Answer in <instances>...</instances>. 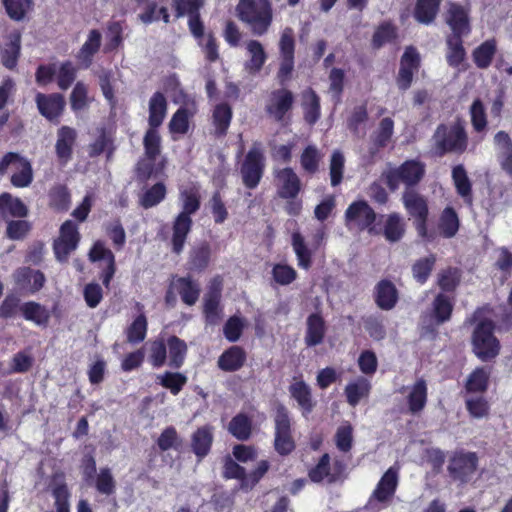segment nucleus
<instances>
[{
  "label": "nucleus",
  "mask_w": 512,
  "mask_h": 512,
  "mask_svg": "<svg viewBox=\"0 0 512 512\" xmlns=\"http://www.w3.org/2000/svg\"><path fill=\"white\" fill-rule=\"evenodd\" d=\"M181 211L172 221L171 251L179 255L183 252L187 238L192 231V215L201 207V194L199 187L192 185L180 189Z\"/></svg>",
  "instance_id": "nucleus-1"
},
{
  "label": "nucleus",
  "mask_w": 512,
  "mask_h": 512,
  "mask_svg": "<svg viewBox=\"0 0 512 512\" xmlns=\"http://www.w3.org/2000/svg\"><path fill=\"white\" fill-rule=\"evenodd\" d=\"M236 14L255 36L265 35L273 22V8L270 0H239Z\"/></svg>",
  "instance_id": "nucleus-2"
},
{
  "label": "nucleus",
  "mask_w": 512,
  "mask_h": 512,
  "mask_svg": "<svg viewBox=\"0 0 512 512\" xmlns=\"http://www.w3.org/2000/svg\"><path fill=\"white\" fill-rule=\"evenodd\" d=\"M426 166L417 159L404 161L398 167L385 170L381 174V179L385 182L391 192L398 190L400 183H403L406 190L418 185L424 178Z\"/></svg>",
  "instance_id": "nucleus-3"
},
{
  "label": "nucleus",
  "mask_w": 512,
  "mask_h": 512,
  "mask_svg": "<svg viewBox=\"0 0 512 512\" xmlns=\"http://www.w3.org/2000/svg\"><path fill=\"white\" fill-rule=\"evenodd\" d=\"M496 325L488 318L477 323L471 336L472 351L482 362L495 359L501 350V344L494 335Z\"/></svg>",
  "instance_id": "nucleus-4"
},
{
  "label": "nucleus",
  "mask_w": 512,
  "mask_h": 512,
  "mask_svg": "<svg viewBox=\"0 0 512 512\" xmlns=\"http://www.w3.org/2000/svg\"><path fill=\"white\" fill-rule=\"evenodd\" d=\"M266 169V156L262 143L254 141L245 154L240 168V176L245 188L253 190L260 184Z\"/></svg>",
  "instance_id": "nucleus-5"
},
{
  "label": "nucleus",
  "mask_w": 512,
  "mask_h": 512,
  "mask_svg": "<svg viewBox=\"0 0 512 512\" xmlns=\"http://www.w3.org/2000/svg\"><path fill=\"white\" fill-rule=\"evenodd\" d=\"M295 105L294 93L285 87L272 90L265 101L267 117L279 124H288Z\"/></svg>",
  "instance_id": "nucleus-6"
},
{
  "label": "nucleus",
  "mask_w": 512,
  "mask_h": 512,
  "mask_svg": "<svg viewBox=\"0 0 512 512\" xmlns=\"http://www.w3.org/2000/svg\"><path fill=\"white\" fill-rule=\"evenodd\" d=\"M378 215L365 200L353 201L345 210L344 220L347 228L367 231L370 235H380L381 229L375 225Z\"/></svg>",
  "instance_id": "nucleus-7"
},
{
  "label": "nucleus",
  "mask_w": 512,
  "mask_h": 512,
  "mask_svg": "<svg viewBox=\"0 0 512 512\" xmlns=\"http://www.w3.org/2000/svg\"><path fill=\"white\" fill-rule=\"evenodd\" d=\"M10 166L16 169L10 176L11 185L15 188L29 187L34 179L31 161L18 152H7L0 159V176H4Z\"/></svg>",
  "instance_id": "nucleus-8"
},
{
  "label": "nucleus",
  "mask_w": 512,
  "mask_h": 512,
  "mask_svg": "<svg viewBox=\"0 0 512 512\" xmlns=\"http://www.w3.org/2000/svg\"><path fill=\"white\" fill-rule=\"evenodd\" d=\"M438 284L442 293L435 298L432 311L422 316L424 334H434L436 327L448 320V270L441 272Z\"/></svg>",
  "instance_id": "nucleus-9"
},
{
  "label": "nucleus",
  "mask_w": 512,
  "mask_h": 512,
  "mask_svg": "<svg viewBox=\"0 0 512 512\" xmlns=\"http://www.w3.org/2000/svg\"><path fill=\"white\" fill-rule=\"evenodd\" d=\"M274 424V449L279 455L287 456L295 450L296 443L292 435L289 411L283 404L276 407Z\"/></svg>",
  "instance_id": "nucleus-10"
},
{
  "label": "nucleus",
  "mask_w": 512,
  "mask_h": 512,
  "mask_svg": "<svg viewBox=\"0 0 512 512\" xmlns=\"http://www.w3.org/2000/svg\"><path fill=\"white\" fill-rule=\"evenodd\" d=\"M402 200L408 214L414 219L419 236L427 241H432L435 236L427 229L428 205L426 199L414 190H405Z\"/></svg>",
  "instance_id": "nucleus-11"
},
{
  "label": "nucleus",
  "mask_w": 512,
  "mask_h": 512,
  "mask_svg": "<svg viewBox=\"0 0 512 512\" xmlns=\"http://www.w3.org/2000/svg\"><path fill=\"white\" fill-rule=\"evenodd\" d=\"M168 110V102L165 95L156 91L150 97L148 102V128L143 137L145 144H158V139H162L159 128L162 126Z\"/></svg>",
  "instance_id": "nucleus-12"
},
{
  "label": "nucleus",
  "mask_w": 512,
  "mask_h": 512,
  "mask_svg": "<svg viewBox=\"0 0 512 512\" xmlns=\"http://www.w3.org/2000/svg\"><path fill=\"white\" fill-rule=\"evenodd\" d=\"M280 66L277 71V80L285 85L290 79L295 63V39L293 29L286 27L279 40Z\"/></svg>",
  "instance_id": "nucleus-13"
},
{
  "label": "nucleus",
  "mask_w": 512,
  "mask_h": 512,
  "mask_svg": "<svg viewBox=\"0 0 512 512\" xmlns=\"http://www.w3.org/2000/svg\"><path fill=\"white\" fill-rule=\"evenodd\" d=\"M80 233L77 224L72 220L62 223L59 237L53 242V252L59 262H67L70 254L75 251L80 242Z\"/></svg>",
  "instance_id": "nucleus-14"
},
{
  "label": "nucleus",
  "mask_w": 512,
  "mask_h": 512,
  "mask_svg": "<svg viewBox=\"0 0 512 512\" xmlns=\"http://www.w3.org/2000/svg\"><path fill=\"white\" fill-rule=\"evenodd\" d=\"M222 280L220 277L213 279L203 297L202 313L205 324L208 326L218 325L223 317Z\"/></svg>",
  "instance_id": "nucleus-15"
},
{
  "label": "nucleus",
  "mask_w": 512,
  "mask_h": 512,
  "mask_svg": "<svg viewBox=\"0 0 512 512\" xmlns=\"http://www.w3.org/2000/svg\"><path fill=\"white\" fill-rule=\"evenodd\" d=\"M144 157L140 158L136 164L135 172L137 178L141 181H147L156 176L164 168V160L156 164L157 158L162 152V139H158V144H145L143 137Z\"/></svg>",
  "instance_id": "nucleus-16"
},
{
  "label": "nucleus",
  "mask_w": 512,
  "mask_h": 512,
  "mask_svg": "<svg viewBox=\"0 0 512 512\" xmlns=\"http://www.w3.org/2000/svg\"><path fill=\"white\" fill-rule=\"evenodd\" d=\"M478 466V456L475 452L456 451L450 457V479L460 484L468 483Z\"/></svg>",
  "instance_id": "nucleus-17"
},
{
  "label": "nucleus",
  "mask_w": 512,
  "mask_h": 512,
  "mask_svg": "<svg viewBox=\"0 0 512 512\" xmlns=\"http://www.w3.org/2000/svg\"><path fill=\"white\" fill-rule=\"evenodd\" d=\"M421 66V58L414 46H408L400 59V67L396 77V83L400 90L406 91L411 87L414 74Z\"/></svg>",
  "instance_id": "nucleus-18"
},
{
  "label": "nucleus",
  "mask_w": 512,
  "mask_h": 512,
  "mask_svg": "<svg viewBox=\"0 0 512 512\" xmlns=\"http://www.w3.org/2000/svg\"><path fill=\"white\" fill-rule=\"evenodd\" d=\"M35 102L39 113L52 123H59V118L65 109V98L60 93H37Z\"/></svg>",
  "instance_id": "nucleus-19"
},
{
  "label": "nucleus",
  "mask_w": 512,
  "mask_h": 512,
  "mask_svg": "<svg viewBox=\"0 0 512 512\" xmlns=\"http://www.w3.org/2000/svg\"><path fill=\"white\" fill-rule=\"evenodd\" d=\"M76 141L77 131L73 127L63 125L57 130L55 155L60 166L65 167L72 160Z\"/></svg>",
  "instance_id": "nucleus-20"
},
{
  "label": "nucleus",
  "mask_w": 512,
  "mask_h": 512,
  "mask_svg": "<svg viewBox=\"0 0 512 512\" xmlns=\"http://www.w3.org/2000/svg\"><path fill=\"white\" fill-rule=\"evenodd\" d=\"M344 472V464L336 460L333 464V471H331L330 456L324 453L318 463L308 471L309 479L314 483H320L327 479L328 483H335Z\"/></svg>",
  "instance_id": "nucleus-21"
},
{
  "label": "nucleus",
  "mask_w": 512,
  "mask_h": 512,
  "mask_svg": "<svg viewBox=\"0 0 512 512\" xmlns=\"http://www.w3.org/2000/svg\"><path fill=\"white\" fill-rule=\"evenodd\" d=\"M279 182L277 194L282 199H295L302 189L301 180L291 167L282 168L275 173Z\"/></svg>",
  "instance_id": "nucleus-22"
},
{
  "label": "nucleus",
  "mask_w": 512,
  "mask_h": 512,
  "mask_svg": "<svg viewBox=\"0 0 512 512\" xmlns=\"http://www.w3.org/2000/svg\"><path fill=\"white\" fill-rule=\"evenodd\" d=\"M173 287L180 296L181 301L187 306H193L199 300L201 294L200 283L191 276H172Z\"/></svg>",
  "instance_id": "nucleus-23"
},
{
  "label": "nucleus",
  "mask_w": 512,
  "mask_h": 512,
  "mask_svg": "<svg viewBox=\"0 0 512 512\" xmlns=\"http://www.w3.org/2000/svg\"><path fill=\"white\" fill-rule=\"evenodd\" d=\"M29 214L27 205L16 196L9 192L0 194V219L4 222L16 219L26 218Z\"/></svg>",
  "instance_id": "nucleus-24"
},
{
  "label": "nucleus",
  "mask_w": 512,
  "mask_h": 512,
  "mask_svg": "<svg viewBox=\"0 0 512 512\" xmlns=\"http://www.w3.org/2000/svg\"><path fill=\"white\" fill-rule=\"evenodd\" d=\"M394 133V121L390 117L382 118L378 128L374 131L371 139L372 146L369 148L370 162L373 163L380 149L385 148L391 141Z\"/></svg>",
  "instance_id": "nucleus-25"
},
{
  "label": "nucleus",
  "mask_w": 512,
  "mask_h": 512,
  "mask_svg": "<svg viewBox=\"0 0 512 512\" xmlns=\"http://www.w3.org/2000/svg\"><path fill=\"white\" fill-rule=\"evenodd\" d=\"M398 482V470L394 467L388 468L376 485L372 497L380 503L390 501L397 490Z\"/></svg>",
  "instance_id": "nucleus-26"
},
{
  "label": "nucleus",
  "mask_w": 512,
  "mask_h": 512,
  "mask_svg": "<svg viewBox=\"0 0 512 512\" xmlns=\"http://www.w3.org/2000/svg\"><path fill=\"white\" fill-rule=\"evenodd\" d=\"M214 440V427L210 424L198 427L191 436V448L199 460L211 451Z\"/></svg>",
  "instance_id": "nucleus-27"
},
{
  "label": "nucleus",
  "mask_w": 512,
  "mask_h": 512,
  "mask_svg": "<svg viewBox=\"0 0 512 512\" xmlns=\"http://www.w3.org/2000/svg\"><path fill=\"white\" fill-rule=\"evenodd\" d=\"M374 298L380 309L388 311L396 306L399 294L392 281L382 279L375 286Z\"/></svg>",
  "instance_id": "nucleus-28"
},
{
  "label": "nucleus",
  "mask_w": 512,
  "mask_h": 512,
  "mask_svg": "<svg viewBox=\"0 0 512 512\" xmlns=\"http://www.w3.org/2000/svg\"><path fill=\"white\" fill-rule=\"evenodd\" d=\"M450 29L454 39H462L471 32L469 11L461 5L450 2Z\"/></svg>",
  "instance_id": "nucleus-29"
},
{
  "label": "nucleus",
  "mask_w": 512,
  "mask_h": 512,
  "mask_svg": "<svg viewBox=\"0 0 512 512\" xmlns=\"http://www.w3.org/2000/svg\"><path fill=\"white\" fill-rule=\"evenodd\" d=\"M56 512H70V491L63 473H54L49 484Z\"/></svg>",
  "instance_id": "nucleus-30"
},
{
  "label": "nucleus",
  "mask_w": 512,
  "mask_h": 512,
  "mask_svg": "<svg viewBox=\"0 0 512 512\" xmlns=\"http://www.w3.org/2000/svg\"><path fill=\"white\" fill-rule=\"evenodd\" d=\"M246 359L247 354L244 348L233 345L219 356L217 366L224 372H236L244 366Z\"/></svg>",
  "instance_id": "nucleus-31"
},
{
  "label": "nucleus",
  "mask_w": 512,
  "mask_h": 512,
  "mask_svg": "<svg viewBox=\"0 0 512 512\" xmlns=\"http://www.w3.org/2000/svg\"><path fill=\"white\" fill-rule=\"evenodd\" d=\"M197 112L195 103L193 102L190 106H180L172 115L169 123L168 130L174 135H185L188 133L190 128V121Z\"/></svg>",
  "instance_id": "nucleus-32"
},
{
  "label": "nucleus",
  "mask_w": 512,
  "mask_h": 512,
  "mask_svg": "<svg viewBox=\"0 0 512 512\" xmlns=\"http://www.w3.org/2000/svg\"><path fill=\"white\" fill-rule=\"evenodd\" d=\"M114 136L111 131L105 127L99 129V134L95 140L88 146V155L90 158H96L101 154H106V160L110 161L116 150Z\"/></svg>",
  "instance_id": "nucleus-33"
},
{
  "label": "nucleus",
  "mask_w": 512,
  "mask_h": 512,
  "mask_svg": "<svg viewBox=\"0 0 512 512\" xmlns=\"http://www.w3.org/2000/svg\"><path fill=\"white\" fill-rule=\"evenodd\" d=\"M289 393L298 403L303 416L307 417L312 413L316 403L313 400L311 388L304 380L293 382L289 386Z\"/></svg>",
  "instance_id": "nucleus-34"
},
{
  "label": "nucleus",
  "mask_w": 512,
  "mask_h": 512,
  "mask_svg": "<svg viewBox=\"0 0 512 512\" xmlns=\"http://www.w3.org/2000/svg\"><path fill=\"white\" fill-rule=\"evenodd\" d=\"M102 44V34L98 29L89 31L84 44L79 49L76 58L80 61L84 68L92 65L94 56L99 52Z\"/></svg>",
  "instance_id": "nucleus-35"
},
{
  "label": "nucleus",
  "mask_w": 512,
  "mask_h": 512,
  "mask_svg": "<svg viewBox=\"0 0 512 512\" xmlns=\"http://www.w3.org/2000/svg\"><path fill=\"white\" fill-rule=\"evenodd\" d=\"M305 344L308 347H314L321 344L326 333V323L320 313H311L306 321Z\"/></svg>",
  "instance_id": "nucleus-36"
},
{
  "label": "nucleus",
  "mask_w": 512,
  "mask_h": 512,
  "mask_svg": "<svg viewBox=\"0 0 512 512\" xmlns=\"http://www.w3.org/2000/svg\"><path fill=\"white\" fill-rule=\"evenodd\" d=\"M212 249L207 241H201L195 245L189 252L188 266L191 271L203 272L205 271L211 261Z\"/></svg>",
  "instance_id": "nucleus-37"
},
{
  "label": "nucleus",
  "mask_w": 512,
  "mask_h": 512,
  "mask_svg": "<svg viewBox=\"0 0 512 512\" xmlns=\"http://www.w3.org/2000/svg\"><path fill=\"white\" fill-rule=\"evenodd\" d=\"M233 118V111L231 106L222 102L217 104L212 112V124L214 127L213 135L216 138H223L227 135Z\"/></svg>",
  "instance_id": "nucleus-38"
},
{
  "label": "nucleus",
  "mask_w": 512,
  "mask_h": 512,
  "mask_svg": "<svg viewBox=\"0 0 512 512\" xmlns=\"http://www.w3.org/2000/svg\"><path fill=\"white\" fill-rule=\"evenodd\" d=\"M452 180L457 194L461 197L463 202L468 205H473V191L472 182L468 177L467 171L463 165L459 164L452 169Z\"/></svg>",
  "instance_id": "nucleus-39"
},
{
  "label": "nucleus",
  "mask_w": 512,
  "mask_h": 512,
  "mask_svg": "<svg viewBox=\"0 0 512 512\" xmlns=\"http://www.w3.org/2000/svg\"><path fill=\"white\" fill-rule=\"evenodd\" d=\"M303 119L310 125H315L321 117L320 97L312 88L302 93Z\"/></svg>",
  "instance_id": "nucleus-40"
},
{
  "label": "nucleus",
  "mask_w": 512,
  "mask_h": 512,
  "mask_svg": "<svg viewBox=\"0 0 512 512\" xmlns=\"http://www.w3.org/2000/svg\"><path fill=\"white\" fill-rule=\"evenodd\" d=\"M20 311L25 320L37 326L47 327L51 318L50 311L35 301H28L20 305Z\"/></svg>",
  "instance_id": "nucleus-41"
},
{
  "label": "nucleus",
  "mask_w": 512,
  "mask_h": 512,
  "mask_svg": "<svg viewBox=\"0 0 512 512\" xmlns=\"http://www.w3.org/2000/svg\"><path fill=\"white\" fill-rule=\"evenodd\" d=\"M246 49L250 59L245 62L244 68L249 74L255 75L263 68L267 60V54L263 45L258 40H249L246 44Z\"/></svg>",
  "instance_id": "nucleus-42"
},
{
  "label": "nucleus",
  "mask_w": 512,
  "mask_h": 512,
  "mask_svg": "<svg viewBox=\"0 0 512 512\" xmlns=\"http://www.w3.org/2000/svg\"><path fill=\"white\" fill-rule=\"evenodd\" d=\"M228 432L239 441H247L252 435V419L245 413H238L230 420Z\"/></svg>",
  "instance_id": "nucleus-43"
},
{
  "label": "nucleus",
  "mask_w": 512,
  "mask_h": 512,
  "mask_svg": "<svg viewBox=\"0 0 512 512\" xmlns=\"http://www.w3.org/2000/svg\"><path fill=\"white\" fill-rule=\"evenodd\" d=\"M381 233L389 242L400 241L405 234V224L399 213L393 212L387 215Z\"/></svg>",
  "instance_id": "nucleus-44"
},
{
  "label": "nucleus",
  "mask_w": 512,
  "mask_h": 512,
  "mask_svg": "<svg viewBox=\"0 0 512 512\" xmlns=\"http://www.w3.org/2000/svg\"><path fill=\"white\" fill-rule=\"evenodd\" d=\"M441 1L442 0H417L413 17L421 24H431L438 14Z\"/></svg>",
  "instance_id": "nucleus-45"
},
{
  "label": "nucleus",
  "mask_w": 512,
  "mask_h": 512,
  "mask_svg": "<svg viewBox=\"0 0 512 512\" xmlns=\"http://www.w3.org/2000/svg\"><path fill=\"white\" fill-rule=\"evenodd\" d=\"M167 348L169 349L168 366L172 369H180L185 361L187 354V345L184 340L172 335L167 339Z\"/></svg>",
  "instance_id": "nucleus-46"
},
{
  "label": "nucleus",
  "mask_w": 512,
  "mask_h": 512,
  "mask_svg": "<svg viewBox=\"0 0 512 512\" xmlns=\"http://www.w3.org/2000/svg\"><path fill=\"white\" fill-rule=\"evenodd\" d=\"M497 52L495 39H488L477 46L472 53L474 64L479 69H487Z\"/></svg>",
  "instance_id": "nucleus-47"
},
{
  "label": "nucleus",
  "mask_w": 512,
  "mask_h": 512,
  "mask_svg": "<svg viewBox=\"0 0 512 512\" xmlns=\"http://www.w3.org/2000/svg\"><path fill=\"white\" fill-rule=\"evenodd\" d=\"M408 409L412 414L421 412L427 403V384L424 379H418L407 396Z\"/></svg>",
  "instance_id": "nucleus-48"
},
{
  "label": "nucleus",
  "mask_w": 512,
  "mask_h": 512,
  "mask_svg": "<svg viewBox=\"0 0 512 512\" xmlns=\"http://www.w3.org/2000/svg\"><path fill=\"white\" fill-rule=\"evenodd\" d=\"M21 53V35L19 33L12 34L10 41L5 44L1 51V62L7 69H14L17 66Z\"/></svg>",
  "instance_id": "nucleus-49"
},
{
  "label": "nucleus",
  "mask_w": 512,
  "mask_h": 512,
  "mask_svg": "<svg viewBox=\"0 0 512 512\" xmlns=\"http://www.w3.org/2000/svg\"><path fill=\"white\" fill-rule=\"evenodd\" d=\"M292 247L297 258V265L304 270L312 266L313 252L305 243L304 237L299 232L292 234Z\"/></svg>",
  "instance_id": "nucleus-50"
},
{
  "label": "nucleus",
  "mask_w": 512,
  "mask_h": 512,
  "mask_svg": "<svg viewBox=\"0 0 512 512\" xmlns=\"http://www.w3.org/2000/svg\"><path fill=\"white\" fill-rule=\"evenodd\" d=\"M49 206L56 212H66L71 203V195L65 185L57 184L49 191Z\"/></svg>",
  "instance_id": "nucleus-51"
},
{
  "label": "nucleus",
  "mask_w": 512,
  "mask_h": 512,
  "mask_svg": "<svg viewBox=\"0 0 512 512\" xmlns=\"http://www.w3.org/2000/svg\"><path fill=\"white\" fill-rule=\"evenodd\" d=\"M167 195V188L163 182H157L148 188L139 198V204L144 209H149L160 204Z\"/></svg>",
  "instance_id": "nucleus-52"
},
{
  "label": "nucleus",
  "mask_w": 512,
  "mask_h": 512,
  "mask_svg": "<svg viewBox=\"0 0 512 512\" xmlns=\"http://www.w3.org/2000/svg\"><path fill=\"white\" fill-rule=\"evenodd\" d=\"M370 389V382L364 377H359L355 382L349 383L345 387L347 402L351 406H356L362 398L369 395Z\"/></svg>",
  "instance_id": "nucleus-53"
},
{
  "label": "nucleus",
  "mask_w": 512,
  "mask_h": 512,
  "mask_svg": "<svg viewBox=\"0 0 512 512\" xmlns=\"http://www.w3.org/2000/svg\"><path fill=\"white\" fill-rule=\"evenodd\" d=\"M5 11L10 19L22 21L33 9V0H2Z\"/></svg>",
  "instance_id": "nucleus-54"
},
{
  "label": "nucleus",
  "mask_w": 512,
  "mask_h": 512,
  "mask_svg": "<svg viewBox=\"0 0 512 512\" xmlns=\"http://www.w3.org/2000/svg\"><path fill=\"white\" fill-rule=\"evenodd\" d=\"M436 263L434 254L422 257L412 265V275L416 282L423 285L427 282Z\"/></svg>",
  "instance_id": "nucleus-55"
},
{
  "label": "nucleus",
  "mask_w": 512,
  "mask_h": 512,
  "mask_svg": "<svg viewBox=\"0 0 512 512\" xmlns=\"http://www.w3.org/2000/svg\"><path fill=\"white\" fill-rule=\"evenodd\" d=\"M157 383L168 389L171 394L178 395L187 383V377L180 372L166 371L157 376Z\"/></svg>",
  "instance_id": "nucleus-56"
},
{
  "label": "nucleus",
  "mask_w": 512,
  "mask_h": 512,
  "mask_svg": "<svg viewBox=\"0 0 512 512\" xmlns=\"http://www.w3.org/2000/svg\"><path fill=\"white\" fill-rule=\"evenodd\" d=\"M322 155L314 145H308L304 148L300 156L302 169L309 175H314L320 166Z\"/></svg>",
  "instance_id": "nucleus-57"
},
{
  "label": "nucleus",
  "mask_w": 512,
  "mask_h": 512,
  "mask_svg": "<svg viewBox=\"0 0 512 512\" xmlns=\"http://www.w3.org/2000/svg\"><path fill=\"white\" fill-rule=\"evenodd\" d=\"M149 362L154 368H160L167 361V340L156 338L149 343Z\"/></svg>",
  "instance_id": "nucleus-58"
},
{
  "label": "nucleus",
  "mask_w": 512,
  "mask_h": 512,
  "mask_svg": "<svg viewBox=\"0 0 512 512\" xmlns=\"http://www.w3.org/2000/svg\"><path fill=\"white\" fill-rule=\"evenodd\" d=\"M5 223V235L13 241L23 240L32 230L31 222L25 218H16Z\"/></svg>",
  "instance_id": "nucleus-59"
},
{
  "label": "nucleus",
  "mask_w": 512,
  "mask_h": 512,
  "mask_svg": "<svg viewBox=\"0 0 512 512\" xmlns=\"http://www.w3.org/2000/svg\"><path fill=\"white\" fill-rule=\"evenodd\" d=\"M488 384L489 371L484 367H478L469 375L465 387L467 392L483 393L487 390Z\"/></svg>",
  "instance_id": "nucleus-60"
},
{
  "label": "nucleus",
  "mask_w": 512,
  "mask_h": 512,
  "mask_svg": "<svg viewBox=\"0 0 512 512\" xmlns=\"http://www.w3.org/2000/svg\"><path fill=\"white\" fill-rule=\"evenodd\" d=\"M148 329L147 318L144 313H140L126 330V337L129 343H140L146 335Z\"/></svg>",
  "instance_id": "nucleus-61"
},
{
  "label": "nucleus",
  "mask_w": 512,
  "mask_h": 512,
  "mask_svg": "<svg viewBox=\"0 0 512 512\" xmlns=\"http://www.w3.org/2000/svg\"><path fill=\"white\" fill-rule=\"evenodd\" d=\"M396 37V27L390 22H383L376 28L373 34L372 46L375 49H379L385 44L394 41Z\"/></svg>",
  "instance_id": "nucleus-62"
},
{
  "label": "nucleus",
  "mask_w": 512,
  "mask_h": 512,
  "mask_svg": "<svg viewBox=\"0 0 512 512\" xmlns=\"http://www.w3.org/2000/svg\"><path fill=\"white\" fill-rule=\"evenodd\" d=\"M468 144V136L461 124L450 126L449 149L450 152L463 153Z\"/></svg>",
  "instance_id": "nucleus-63"
},
{
  "label": "nucleus",
  "mask_w": 512,
  "mask_h": 512,
  "mask_svg": "<svg viewBox=\"0 0 512 512\" xmlns=\"http://www.w3.org/2000/svg\"><path fill=\"white\" fill-rule=\"evenodd\" d=\"M465 407L472 418L481 419L488 416L490 405L483 396L467 397Z\"/></svg>",
  "instance_id": "nucleus-64"
}]
</instances>
